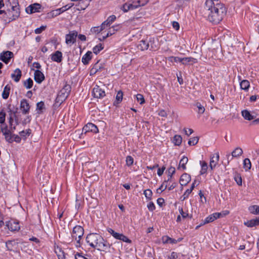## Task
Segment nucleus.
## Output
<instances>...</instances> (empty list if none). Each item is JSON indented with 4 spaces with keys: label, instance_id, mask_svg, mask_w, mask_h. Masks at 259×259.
Returning <instances> with one entry per match:
<instances>
[{
    "label": "nucleus",
    "instance_id": "obj_3",
    "mask_svg": "<svg viewBox=\"0 0 259 259\" xmlns=\"http://www.w3.org/2000/svg\"><path fill=\"white\" fill-rule=\"evenodd\" d=\"M84 234L83 228L80 226H76L74 227L71 235L72 238L76 240L77 244L76 246H79L80 245V240Z\"/></svg>",
    "mask_w": 259,
    "mask_h": 259
},
{
    "label": "nucleus",
    "instance_id": "obj_59",
    "mask_svg": "<svg viewBox=\"0 0 259 259\" xmlns=\"http://www.w3.org/2000/svg\"><path fill=\"white\" fill-rule=\"evenodd\" d=\"M147 207L150 211H153L155 209L154 204L152 202H150L148 205Z\"/></svg>",
    "mask_w": 259,
    "mask_h": 259
},
{
    "label": "nucleus",
    "instance_id": "obj_18",
    "mask_svg": "<svg viewBox=\"0 0 259 259\" xmlns=\"http://www.w3.org/2000/svg\"><path fill=\"white\" fill-rule=\"evenodd\" d=\"M51 59L54 62L60 63L62 60V53L59 51H57L51 55Z\"/></svg>",
    "mask_w": 259,
    "mask_h": 259
},
{
    "label": "nucleus",
    "instance_id": "obj_12",
    "mask_svg": "<svg viewBox=\"0 0 259 259\" xmlns=\"http://www.w3.org/2000/svg\"><path fill=\"white\" fill-rule=\"evenodd\" d=\"M12 16L9 17V22H11L18 18L20 15V11L18 5H15L12 7Z\"/></svg>",
    "mask_w": 259,
    "mask_h": 259
},
{
    "label": "nucleus",
    "instance_id": "obj_58",
    "mask_svg": "<svg viewBox=\"0 0 259 259\" xmlns=\"http://www.w3.org/2000/svg\"><path fill=\"white\" fill-rule=\"evenodd\" d=\"M192 191L189 189H187L184 193V194L182 196V197H183V200H185L187 198L189 197V195L191 194Z\"/></svg>",
    "mask_w": 259,
    "mask_h": 259
},
{
    "label": "nucleus",
    "instance_id": "obj_27",
    "mask_svg": "<svg viewBox=\"0 0 259 259\" xmlns=\"http://www.w3.org/2000/svg\"><path fill=\"white\" fill-rule=\"evenodd\" d=\"M92 52L88 51L82 57V59H81L82 62L85 65L88 64L89 63L90 60H91V59H92Z\"/></svg>",
    "mask_w": 259,
    "mask_h": 259
},
{
    "label": "nucleus",
    "instance_id": "obj_29",
    "mask_svg": "<svg viewBox=\"0 0 259 259\" xmlns=\"http://www.w3.org/2000/svg\"><path fill=\"white\" fill-rule=\"evenodd\" d=\"M240 88L245 91H247L250 87V83L247 80H242L240 82Z\"/></svg>",
    "mask_w": 259,
    "mask_h": 259
},
{
    "label": "nucleus",
    "instance_id": "obj_44",
    "mask_svg": "<svg viewBox=\"0 0 259 259\" xmlns=\"http://www.w3.org/2000/svg\"><path fill=\"white\" fill-rule=\"evenodd\" d=\"M167 60L169 62H181L182 61L181 58L178 57H174V56H170L167 57Z\"/></svg>",
    "mask_w": 259,
    "mask_h": 259
},
{
    "label": "nucleus",
    "instance_id": "obj_37",
    "mask_svg": "<svg viewBox=\"0 0 259 259\" xmlns=\"http://www.w3.org/2000/svg\"><path fill=\"white\" fill-rule=\"evenodd\" d=\"M188 161V159L187 157L183 156V157L181 159L179 163V166L181 167L183 169H186V164Z\"/></svg>",
    "mask_w": 259,
    "mask_h": 259
},
{
    "label": "nucleus",
    "instance_id": "obj_9",
    "mask_svg": "<svg viewBox=\"0 0 259 259\" xmlns=\"http://www.w3.org/2000/svg\"><path fill=\"white\" fill-rule=\"evenodd\" d=\"M8 228L11 231H17L20 229L19 222L16 220H11L7 222Z\"/></svg>",
    "mask_w": 259,
    "mask_h": 259
},
{
    "label": "nucleus",
    "instance_id": "obj_35",
    "mask_svg": "<svg viewBox=\"0 0 259 259\" xmlns=\"http://www.w3.org/2000/svg\"><path fill=\"white\" fill-rule=\"evenodd\" d=\"M123 98V93L121 91H119L117 92L116 96V101L114 103V105H116V104H119L120 103Z\"/></svg>",
    "mask_w": 259,
    "mask_h": 259
},
{
    "label": "nucleus",
    "instance_id": "obj_50",
    "mask_svg": "<svg viewBox=\"0 0 259 259\" xmlns=\"http://www.w3.org/2000/svg\"><path fill=\"white\" fill-rule=\"evenodd\" d=\"M45 108L44 103L42 101L38 102L36 104V109L39 110V113L42 112V110Z\"/></svg>",
    "mask_w": 259,
    "mask_h": 259
},
{
    "label": "nucleus",
    "instance_id": "obj_48",
    "mask_svg": "<svg viewBox=\"0 0 259 259\" xmlns=\"http://www.w3.org/2000/svg\"><path fill=\"white\" fill-rule=\"evenodd\" d=\"M136 99L138 102L140 103V104H143L145 103V99L144 96L141 94H137L136 96Z\"/></svg>",
    "mask_w": 259,
    "mask_h": 259
},
{
    "label": "nucleus",
    "instance_id": "obj_13",
    "mask_svg": "<svg viewBox=\"0 0 259 259\" xmlns=\"http://www.w3.org/2000/svg\"><path fill=\"white\" fill-rule=\"evenodd\" d=\"M34 79L37 83H41L45 79L44 73L39 70L33 69Z\"/></svg>",
    "mask_w": 259,
    "mask_h": 259
},
{
    "label": "nucleus",
    "instance_id": "obj_38",
    "mask_svg": "<svg viewBox=\"0 0 259 259\" xmlns=\"http://www.w3.org/2000/svg\"><path fill=\"white\" fill-rule=\"evenodd\" d=\"M136 6V8L138 7L143 6L145 5L148 2V0H134L133 1Z\"/></svg>",
    "mask_w": 259,
    "mask_h": 259
},
{
    "label": "nucleus",
    "instance_id": "obj_26",
    "mask_svg": "<svg viewBox=\"0 0 259 259\" xmlns=\"http://www.w3.org/2000/svg\"><path fill=\"white\" fill-rule=\"evenodd\" d=\"M243 154V150L240 147H236L232 152V158H238Z\"/></svg>",
    "mask_w": 259,
    "mask_h": 259
},
{
    "label": "nucleus",
    "instance_id": "obj_36",
    "mask_svg": "<svg viewBox=\"0 0 259 259\" xmlns=\"http://www.w3.org/2000/svg\"><path fill=\"white\" fill-rule=\"evenodd\" d=\"M251 162L248 158H245L243 160V167L245 168V170H248L251 168Z\"/></svg>",
    "mask_w": 259,
    "mask_h": 259
},
{
    "label": "nucleus",
    "instance_id": "obj_52",
    "mask_svg": "<svg viewBox=\"0 0 259 259\" xmlns=\"http://www.w3.org/2000/svg\"><path fill=\"white\" fill-rule=\"evenodd\" d=\"M167 185L168 184L167 183V181L163 182V183L159 187V188L157 190V192H158L159 191H160V192H162L164 190H165L166 189Z\"/></svg>",
    "mask_w": 259,
    "mask_h": 259
},
{
    "label": "nucleus",
    "instance_id": "obj_4",
    "mask_svg": "<svg viewBox=\"0 0 259 259\" xmlns=\"http://www.w3.org/2000/svg\"><path fill=\"white\" fill-rule=\"evenodd\" d=\"M71 91V86L65 84L58 94V98L61 101L65 100L68 97Z\"/></svg>",
    "mask_w": 259,
    "mask_h": 259
},
{
    "label": "nucleus",
    "instance_id": "obj_6",
    "mask_svg": "<svg viewBox=\"0 0 259 259\" xmlns=\"http://www.w3.org/2000/svg\"><path fill=\"white\" fill-rule=\"evenodd\" d=\"M1 132L5 136V139L7 141L9 142L12 141L11 131L8 129V126L6 123L1 124Z\"/></svg>",
    "mask_w": 259,
    "mask_h": 259
},
{
    "label": "nucleus",
    "instance_id": "obj_21",
    "mask_svg": "<svg viewBox=\"0 0 259 259\" xmlns=\"http://www.w3.org/2000/svg\"><path fill=\"white\" fill-rule=\"evenodd\" d=\"M191 181V177L189 175L185 173L183 174L180 180V183L181 186H186Z\"/></svg>",
    "mask_w": 259,
    "mask_h": 259
},
{
    "label": "nucleus",
    "instance_id": "obj_16",
    "mask_svg": "<svg viewBox=\"0 0 259 259\" xmlns=\"http://www.w3.org/2000/svg\"><path fill=\"white\" fill-rule=\"evenodd\" d=\"M220 158L219 154L218 152L216 153L214 155L211 156L209 163V167L211 170H212L216 166L218 163Z\"/></svg>",
    "mask_w": 259,
    "mask_h": 259
},
{
    "label": "nucleus",
    "instance_id": "obj_32",
    "mask_svg": "<svg viewBox=\"0 0 259 259\" xmlns=\"http://www.w3.org/2000/svg\"><path fill=\"white\" fill-rule=\"evenodd\" d=\"M242 116L246 120H251L254 119V117L252 115L250 112L246 110H243L241 112Z\"/></svg>",
    "mask_w": 259,
    "mask_h": 259
},
{
    "label": "nucleus",
    "instance_id": "obj_7",
    "mask_svg": "<svg viewBox=\"0 0 259 259\" xmlns=\"http://www.w3.org/2000/svg\"><path fill=\"white\" fill-rule=\"evenodd\" d=\"M77 36V32L76 31H71L69 34L66 35L65 42L67 45H72L75 42Z\"/></svg>",
    "mask_w": 259,
    "mask_h": 259
},
{
    "label": "nucleus",
    "instance_id": "obj_46",
    "mask_svg": "<svg viewBox=\"0 0 259 259\" xmlns=\"http://www.w3.org/2000/svg\"><path fill=\"white\" fill-rule=\"evenodd\" d=\"M196 106L197 107V108L198 109V112L199 113H201V114H202L205 111V108L203 106H202L200 103H199V102H197L196 103Z\"/></svg>",
    "mask_w": 259,
    "mask_h": 259
},
{
    "label": "nucleus",
    "instance_id": "obj_2",
    "mask_svg": "<svg viewBox=\"0 0 259 259\" xmlns=\"http://www.w3.org/2000/svg\"><path fill=\"white\" fill-rule=\"evenodd\" d=\"M86 241L91 247L101 251H109L111 247V244L98 233L89 234Z\"/></svg>",
    "mask_w": 259,
    "mask_h": 259
},
{
    "label": "nucleus",
    "instance_id": "obj_1",
    "mask_svg": "<svg viewBox=\"0 0 259 259\" xmlns=\"http://www.w3.org/2000/svg\"><path fill=\"white\" fill-rule=\"evenodd\" d=\"M204 10L208 20L214 24L221 21L226 13V8L219 0H206Z\"/></svg>",
    "mask_w": 259,
    "mask_h": 259
},
{
    "label": "nucleus",
    "instance_id": "obj_56",
    "mask_svg": "<svg viewBox=\"0 0 259 259\" xmlns=\"http://www.w3.org/2000/svg\"><path fill=\"white\" fill-rule=\"evenodd\" d=\"M144 194L147 199H150L152 195V192L150 189H147L144 191Z\"/></svg>",
    "mask_w": 259,
    "mask_h": 259
},
{
    "label": "nucleus",
    "instance_id": "obj_54",
    "mask_svg": "<svg viewBox=\"0 0 259 259\" xmlns=\"http://www.w3.org/2000/svg\"><path fill=\"white\" fill-rule=\"evenodd\" d=\"M257 208V205H254L250 206L249 207V210L250 213L253 214H257V212L256 211V208Z\"/></svg>",
    "mask_w": 259,
    "mask_h": 259
},
{
    "label": "nucleus",
    "instance_id": "obj_40",
    "mask_svg": "<svg viewBox=\"0 0 259 259\" xmlns=\"http://www.w3.org/2000/svg\"><path fill=\"white\" fill-rule=\"evenodd\" d=\"M6 113L3 109H0V123H5Z\"/></svg>",
    "mask_w": 259,
    "mask_h": 259
},
{
    "label": "nucleus",
    "instance_id": "obj_15",
    "mask_svg": "<svg viewBox=\"0 0 259 259\" xmlns=\"http://www.w3.org/2000/svg\"><path fill=\"white\" fill-rule=\"evenodd\" d=\"M121 25L120 24L115 25L113 26L112 27H110L109 29L108 32L105 35H103L102 36V39L104 40L106 38H107L108 36H110L113 34H114L116 32L119 30L121 28Z\"/></svg>",
    "mask_w": 259,
    "mask_h": 259
},
{
    "label": "nucleus",
    "instance_id": "obj_25",
    "mask_svg": "<svg viewBox=\"0 0 259 259\" xmlns=\"http://www.w3.org/2000/svg\"><path fill=\"white\" fill-rule=\"evenodd\" d=\"M18 243L15 240H10L6 243V245L9 250H13L16 248Z\"/></svg>",
    "mask_w": 259,
    "mask_h": 259
},
{
    "label": "nucleus",
    "instance_id": "obj_20",
    "mask_svg": "<svg viewBox=\"0 0 259 259\" xmlns=\"http://www.w3.org/2000/svg\"><path fill=\"white\" fill-rule=\"evenodd\" d=\"M121 9L124 12H127L129 10L136 9V6L135 5V3L132 1V2L125 3L122 5Z\"/></svg>",
    "mask_w": 259,
    "mask_h": 259
},
{
    "label": "nucleus",
    "instance_id": "obj_45",
    "mask_svg": "<svg viewBox=\"0 0 259 259\" xmlns=\"http://www.w3.org/2000/svg\"><path fill=\"white\" fill-rule=\"evenodd\" d=\"M59 15L60 14H59L57 9L52 11L51 12H50L47 14L48 17H49V18H53V17L57 16Z\"/></svg>",
    "mask_w": 259,
    "mask_h": 259
},
{
    "label": "nucleus",
    "instance_id": "obj_63",
    "mask_svg": "<svg viewBox=\"0 0 259 259\" xmlns=\"http://www.w3.org/2000/svg\"><path fill=\"white\" fill-rule=\"evenodd\" d=\"M169 237L168 236H164L162 237L161 240L163 243H168Z\"/></svg>",
    "mask_w": 259,
    "mask_h": 259
},
{
    "label": "nucleus",
    "instance_id": "obj_5",
    "mask_svg": "<svg viewBox=\"0 0 259 259\" xmlns=\"http://www.w3.org/2000/svg\"><path fill=\"white\" fill-rule=\"evenodd\" d=\"M107 231L110 233L115 239L121 240L126 243H131V240H130L126 236L124 235L123 234L115 232L111 228H108L107 229Z\"/></svg>",
    "mask_w": 259,
    "mask_h": 259
},
{
    "label": "nucleus",
    "instance_id": "obj_28",
    "mask_svg": "<svg viewBox=\"0 0 259 259\" xmlns=\"http://www.w3.org/2000/svg\"><path fill=\"white\" fill-rule=\"evenodd\" d=\"M116 18V17L115 15H112L110 16L106 21L102 23L103 26H105L106 28L108 27L115 20Z\"/></svg>",
    "mask_w": 259,
    "mask_h": 259
},
{
    "label": "nucleus",
    "instance_id": "obj_24",
    "mask_svg": "<svg viewBox=\"0 0 259 259\" xmlns=\"http://www.w3.org/2000/svg\"><path fill=\"white\" fill-rule=\"evenodd\" d=\"M149 46V42L145 40H141L138 45V48L141 51L146 50Z\"/></svg>",
    "mask_w": 259,
    "mask_h": 259
},
{
    "label": "nucleus",
    "instance_id": "obj_62",
    "mask_svg": "<svg viewBox=\"0 0 259 259\" xmlns=\"http://www.w3.org/2000/svg\"><path fill=\"white\" fill-rule=\"evenodd\" d=\"M179 210L180 214H181V215L182 216V217L183 218H186L187 217V216L188 215V213L185 212L183 211V208L182 207L181 208L179 207Z\"/></svg>",
    "mask_w": 259,
    "mask_h": 259
},
{
    "label": "nucleus",
    "instance_id": "obj_39",
    "mask_svg": "<svg viewBox=\"0 0 259 259\" xmlns=\"http://www.w3.org/2000/svg\"><path fill=\"white\" fill-rule=\"evenodd\" d=\"M33 80L31 78H29L27 80L24 81V86L27 89H29L32 87L33 85Z\"/></svg>",
    "mask_w": 259,
    "mask_h": 259
},
{
    "label": "nucleus",
    "instance_id": "obj_14",
    "mask_svg": "<svg viewBox=\"0 0 259 259\" xmlns=\"http://www.w3.org/2000/svg\"><path fill=\"white\" fill-rule=\"evenodd\" d=\"M13 54L10 51L3 52L0 54V60L3 61L5 63L7 64L10 59L12 57Z\"/></svg>",
    "mask_w": 259,
    "mask_h": 259
},
{
    "label": "nucleus",
    "instance_id": "obj_34",
    "mask_svg": "<svg viewBox=\"0 0 259 259\" xmlns=\"http://www.w3.org/2000/svg\"><path fill=\"white\" fill-rule=\"evenodd\" d=\"M105 28H106L105 27V26H103V24L102 23L99 26L92 27L91 29V31L93 33H99Z\"/></svg>",
    "mask_w": 259,
    "mask_h": 259
},
{
    "label": "nucleus",
    "instance_id": "obj_60",
    "mask_svg": "<svg viewBox=\"0 0 259 259\" xmlns=\"http://www.w3.org/2000/svg\"><path fill=\"white\" fill-rule=\"evenodd\" d=\"M11 136H12V139L13 138L14 141H15L16 142H17V143L20 142L21 138L20 136H19L18 135H11Z\"/></svg>",
    "mask_w": 259,
    "mask_h": 259
},
{
    "label": "nucleus",
    "instance_id": "obj_43",
    "mask_svg": "<svg viewBox=\"0 0 259 259\" xmlns=\"http://www.w3.org/2000/svg\"><path fill=\"white\" fill-rule=\"evenodd\" d=\"M0 15H3L2 18L4 20V21L7 23H9V17H8V13L7 11H5L4 10H0Z\"/></svg>",
    "mask_w": 259,
    "mask_h": 259
},
{
    "label": "nucleus",
    "instance_id": "obj_55",
    "mask_svg": "<svg viewBox=\"0 0 259 259\" xmlns=\"http://www.w3.org/2000/svg\"><path fill=\"white\" fill-rule=\"evenodd\" d=\"M214 221V220L213 219V216L212 215V214H210L204 220L203 223L201 225H204V224H207V223H208L210 222H212Z\"/></svg>",
    "mask_w": 259,
    "mask_h": 259
},
{
    "label": "nucleus",
    "instance_id": "obj_22",
    "mask_svg": "<svg viewBox=\"0 0 259 259\" xmlns=\"http://www.w3.org/2000/svg\"><path fill=\"white\" fill-rule=\"evenodd\" d=\"M22 76V72L20 69H16L14 72L11 74V78L16 82H18Z\"/></svg>",
    "mask_w": 259,
    "mask_h": 259
},
{
    "label": "nucleus",
    "instance_id": "obj_30",
    "mask_svg": "<svg viewBox=\"0 0 259 259\" xmlns=\"http://www.w3.org/2000/svg\"><path fill=\"white\" fill-rule=\"evenodd\" d=\"M181 63L184 65H187L189 63L192 62L195 63L196 62V59L192 57L181 58Z\"/></svg>",
    "mask_w": 259,
    "mask_h": 259
},
{
    "label": "nucleus",
    "instance_id": "obj_61",
    "mask_svg": "<svg viewBox=\"0 0 259 259\" xmlns=\"http://www.w3.org/2000/svg\"><path fill=\"white\" fill-rule=\"evenodd\" d=\"M168 175H170V176H172L173 175V174H174L175 173V171H176V169H175V168L174 167H172V166H170L168 169Z\"/></svg>",
    "mask_w": 259,
    "mask_h": 259
},
{
    "label": "nucleus",
    "instance_id": "obj_31",
    "mask_svg": "<svg viewBox=\"0 0 259 259\" xmlns=\"http://www.w3.org/2000/svg\"><path fill=\"white\" fill-rule=\"evenodd\" d=\"M11 87L9 85H7L4 89L2 93V97L4 99H7L9 96Z\"/></svg>",
    "mask_w": 259,
    "mask_h": 259
},
{
    "label": "nucleus",
    "instance_id": "obj_23",
    "mask_svg": "<svg viewBox=\"0 0 259 259\" xmlns=\"http://www.w3.org/2000/svg\"><path fill=\"white\" fill-rule=\"evenodd\" d=\"M244 224L248 227H253L259 225V219H254L244 223Z\"/></svg>",
    "mask_w": 259,
    "mask_h": 259
},
{
    "label": "nucleus",
    "instance_id": "obj_41",
    "mask_svg": "<svg viewBox=\"0 0 259 259\" xmlns=\"http://www.w3.org/2000/svg\"><path fill=\"white\" fill-rule=\"evenodd\" d=\"M182 138L180 135H175L174 137V143L175 145L179 146L181 144Z\"/></svg>",
    "mask_w": 259,
    "mask_h": 259
},
{
    "label": "nucleus",
    "instance_id": "obj_47",
    "mask_svg": "<svg viewBox=\"0 0 259 259\" xmlns=\"http://www.w3.org/2000/svg\"><path fill=\"white\" fill-rule=\"evenodd\" d=\"M56 253L57 254V256L59 259H64L65 258V254L63 251H62L60 248H58L57 250H56Z\"/></svg>",
    "mask_w": 259,
    "mask_h": 259
},
{
    "label": "nucleus",
    "instance_id": "obj_33",
    "mask_svg": "<svg viewBox=\"0 0 259 259\" xmlns=\"http://www.w3.org/2000/svg\"><path fill=\"white\" fill-rule=\"evenodd\" d=\"M200 164L201 167L200 173L201 175H203L206 172L207 169H208L207 164L204 161H200Z\"/></svg>",
    "mask_w": 259,
    "mask_h": 259
},
{
    "label": "nucleus",
    "instance_id": "obj_19",
    "mask_svg": "<svg viewBox=\"0 0 259 259\" xmlns=\"http://www.w3.org/2000/svg\"><path fill=\"white\" fill-rule=\"evenodd\" d=\"M78 4L76 5L78 10H84L89 5L91 0H79L77 1Z\"/></svg>",
    "mask_w": 259,
    "mask_h": 259
},
{
    "label": "nucleus",
    "instance_id": "obj_10",
    "mask_svg": "<svg viewBox=\"0 0 259 259\" xmlns=\"http://www.w3.org/2000/svg\"><path fill=\"white\" fill-rule=\"evenodd\" d=\"M82 132L85 134L88 132L97 133L98 132V128L96 125L89 122L82 128Z\"/></svg>",
    "mask_w": 259,
    "mask_h": 259
},
{
    "label": "nucleus",
    "instance_id": "obj_51",
    "mask_svg": "<svg viewBox=\"0 0 259 259\" xmlns=\"http://www.w3.org/2000/svg\"><path fill=\"white\" fill-rule=\"evenodd\" d=\"M198 142V138L197 137H193L190 139L188 141V144L189 145H195Z\"/></svg>",
    "mask_w": 259,
    "mask_h": 259
},
{
    "label": "nucleus",
    "instance_id": "obj_8",
    "mask_svg": "<svg viewBox=\"0 0 259 259\" xmlns=\"http://www.w3.org/2000/svg\"><path fill=\"white\" fill-rule=\"evenodd\" d=\"M93 96L95 98H102L105 96L104 90H102L99 85H96L93 89Z\"/></svg>",
    "mask_w": 259,
    "mask_h": 259
},
{
    "label": "nucleus",
    "instance_id": "obj_17",
    "mask_svg": "<svg viewBox=\"0 0 259 259\" xmlns=\"http://www.w3.org/2000/svg\"><path fill=\"white\" fill-rule=\"evenodd\" d=\"M20 109L23 114H26L28 113L30 109V106L28 101L26 99H23L21 101Z\"/></svg>",
    "mask_w": 259,
    "mask_h": 259
},
{
    "label": "nucleus",
    "instance_id": "obj_42",
    "mask_svg": "<svg viewBox=\"0 0 259 259\" xmlns=\"http://www.w3.org/2000/svg\"><path fill=\"white\" fill-rule=\"evenodd\" d=\"M30 130H27L26 131H22L19 132L20 137L21 139L24 140L26 139V138L28 137L30 135Z\"/></svg>",
    "mask_w": 259,
    "mask_h": 259
},
{
    "label": "nucleus",
    "instance_id": "obj_64",
    "mask_svg": "<svg viewBox=\"0 0 259 259\" xmlns=\"http://www.w3.org/2000/svg\"><path fill=\"white\" fill-rule=\"evenodd\" d=\"M75 259H85L86 257L80 253H77L75 255Z\"/></svg>",
    "mask_w": 259,
    "mask_h": 259
},
{
    "label": "nucleus",
    "instance_id": "obj_53",
    "mask_svg": "<svg viewBox=\"0 0 259 259\" xmlns=\"http://www.w3.org/2000/svg\"><path fill=\"white\" fill-rule=\"evenodd\" d=\"M134 159L131 156H127L126 157V163L128 166H131L133 164Z\"/></svg>",
    "mask_w": 259,
    "mask_h": 259
},
{
    "label": "nucleus",
    "instance_id": "obj_57",
    "mask_svg": "<svg viewBox=\"0 0 259 259\" xmlns=\"http://www.w3.org/2000/svg\"><path fill=\"white\" fill-rule=\"evenodd\" d=\"M46 28V26H41L35 29L34 32L36 34H40Z\"/></svg>",
    "mask_w": 259,
    "mask_h": 259
},
{
    "label": "nucleus",
    "instance_id": "obj_49",
    "mask_svg": "<svg viewBox=\"0 0 259 259\" xmlns=\"http://www.w3.org/2000/svg\"><path fill=\"white\" fill-rule=\"evenodd\" d=\"M103 48L102 47V45L101 44L96 46L93 49V51L94 53L97 54H98L102 49Z\"/></svg>",
    "mask_w": 259,
    "mask_h": 259
},
{
    "label": "nucleus",
    "instance_id": "obj_11",
    "mask_svg": "<svg viewBox=\"0 0 259 259\" xmlns=\"http://www.w3.org/2000/svg\"><path fill=\"white\" fill-rule=\"evenodd\" d=\"M41 8V6L39 4L34 3L27 7L25 10L27 13L32 14L39 12V10Z\"/></svg>",
    "mask_w": 259,
    "mask_h": 259
}]
</instances>
